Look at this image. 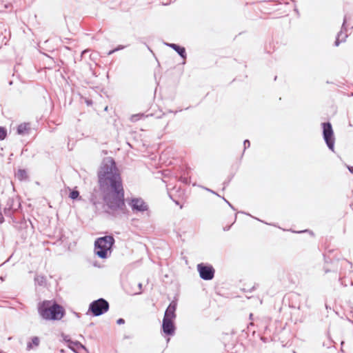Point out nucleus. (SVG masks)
<instances>
[{
  "instance_id": "1",
  "label": "nucleus",
  "mask_w": 353,
  "mask_h": 353,
  "mask_svg": "<svg viewBox=\"0 0 353 353\" xmlns=\"http://www.w3.org/2000/svg\"><path fill=\"white\" fill-rule=\"evenodd\" d=\"M97 177L104 204L112 212L123 211L125 208V192L121 174L113 158L103 159Z\"/></svg>"
},
{
  "instance_id": "2",
  "label": "nucleus",
  "mask_w": 353,
  "mask_h": 353,
  "mask_svg": "<svg viewBox=\"0 0 353 353\" xmlns=\"http://www.w3.org/2000/svg\"><path fill=\"white\" fill-rule=\"evenodd\" d=\"M37 311L41 318L46 321H60L65 314L64 307L53 300L39 302Z\"/></svg>"
},
{
  "instance_id": "3",
  "label": "nucleus",
  "mask_w": 353,
  "mask_h": 353,
  "mask_svg": "<svg viewBox=\"0 0 353 353\" xmlns=\"http://www.w3.org/2000/svg\"><path fill=\"white\" fill-rule=\"evenodd\" d=\"M115 240L112 235H105L97 238L94 241V252L95 255L102 259L108 258L114 245Z\"/></svg>"
},
{
  "instance_id": "4",
  "label": "nucleus",
  "mask_w": 353,
  "mask_h": 353,
  "mask_svg": "<svg viewBox=\"0 0 353 353\" xmlns=\"http://www.w3.org/2000/svg\"><path fill=\"white\" fill-rule=\"evenodd\" d=\"M14 228L20 233L21 237L26 239L28 236L34 233V226L30 219H25V218H17L13 216L12 218Z\"/></svg>"
},
{
  "instance_id": "5",
  "label": "nucleus",
  "mask_w": 353,
  "mask_h": 353,
  "mask_svg": "<svg viewBox=\"0 0 353 353\" xmlns=\"http://www.w3.org/2000/svg\"><path fill=\"white\" fill-rule=\"evenodd\" d=\"M109 308L110 304L108 301L103 298H99L89 304L86 314L92 316H99L106 313Z\"/></svg>"
},
{
  "instance_id": "6",
  "label": "nucleus",
  "mask_w": 353,
  "mask_h": 353,
  "mask_svg": "<svg viewBox=\"0 0 353 353\" xmlns=\"http://www.w3.org/2000/svg\"><path fill=\"white\" fill-rule=\"evenodd\" d=\"M21 210V203L20 198L12 192L11 195L7 197L6 205L3 209L4 214L6 216L12 218L14 216V213L19 212Z\"/></svg>"
},
{
  "instance_id": "7",
  "label": "nucleus",
  "mask_w": 353,
  "mask_h": 353,
  "mask_svg": "<svg viewBox=\"0 0 353 353\" xmlns=\"http://www.w3.org/2000/svg\"><path fill=\"white\" fill-rule=\"evenodd\" d=\"M322 136L327 147L331 151H334L335 137L332 123L330 121L321 123Z\"/></svg>"
},
{
  "instance_id": "8",
  "label": "nucleus",
  "mask_w": 353,
  "mask_h": 353,
  "mask_svg": "<svg viewBox=\"0 0 353 353\" xmlns=\"http://www.w3.org/2000/svg\"><path fill=\"white\" fill-rule=\"evenodd\" d=\"M197 271L201 279L205 281H210L214 277L215 270L209 263H201L196 266Z\"/></svg>"
},
{
  "instance_id": "9",
  "label": "nucleus",
  "mask_w": 353,
  "mask_h": 353,
  "mask_svg": "<svg viewBox=\"0 0 353 353\" xmlns=\"http://www.w3.org/2000/svg\"><path fill=\"white\" fill-rule=\"evenodd\" d=\"M128 205L134 212H144L149 209L148 205L141 197H133L130 199Z\"/></svg>"
},
{
  "instance_id": "10",
  "label": "nucleus",
  "mask_w": 353,
  "mask_h": 353,
  "mask_svg": "<svg viewBox=\"0 0 353 353\" xmlns=\"http://www.w3.org/2000/svg\"><path fill=\"white\" fill-rule=\"evenodd\" d=\"M161 331L163 335L174 336L176 331L174 321L163 319Z\"/></svg>"
},
{
  "instance_id": "11",
  "label": "nucleus",
  "mask_w": 353,
  "mask_h": 353,
  "mask_svg": "<svg viewBox=\"0 0 353 353\" xmlns=\"http://www.w3.org/2000/svg\"><path fill=\"white\" fill-rule=\"evenodd\" d=\"M177 307L176 301H172L165 309L163 319L174 321L176 317V310Z\"/></svg>"
},
{
  "instance_id": "12",
  "label": "nucleus",
  "mask_w": 353,
  "mask_h": 353,
  "mask_svg": "<svg viewBox=\"0 0 353 353\" xmlns=\"http://www.w3.org/2000/svg\"><path fill=\"white\" fill-rule=\"evenodd\" d=\"M346 23H347V17L345 15L344 17V19H343V24H342V26H341V30L337 34L336 40L334 41V46H339L341 43L345 42L346 39H347V34L346 33H345L343 34V32H346L347 31Z\"/></svg>"
},
{
  "instance_id": "13",
  "label": "nucleus",
  "mask_w": 353,
  "mask_h": 353,
  "mask_svg": "<svg viewBox=\"0 0 353 353\" xmlns=\"http://www.w3.org/2000/svg\"><path fill=\"white\" fill-rule=\"evenodd\" d=\"M165 45L174 50L183 60V64H185L187 59L186 50L183 46L173 43H165Z\"/></svg>"
},
{
  "instance_id": "14",
  "label": "nucleus",
  "mask_w": 353,
  "mask_h": 353,
  "mask_svg": "<svg viewBox=\"0 0 353 353\" xmlns=\"http://www.w3.org/2000/svg\"><path fill=\"white\" fill-rule=\"evenodd\" d=\"M289 306L294 309H300L301 296L296 292H291L288 294Z\"/></svg>"
},
{
  "instance_id": "15",
  "label": "nucleus",
  "mask_w": 353,
  "mask_h": 353,
  "mask_svg": "<svg viewBox=\"0 0 353 353\" xmlns=\"http://www.w3.org/2000/svg\"><path fill=\"white\" fill-rule=\"evenodd\" d=\"M324 261H325V263H331L332 264L336 263V267H334L333 268H329L327 266L324 267L325 273H328V272H338L337 265L339 262V260L332 261L328 256H327L326 255H324Z\"/></svg>"
},
{
  "instance_id": "16",
  "label": "nucleus",
  "mask_w": 353,
  "mask_h": 353,
  "mask_svg": "<svg viewBox=\"0 0 353 353\" xmlns=\"http://www.w3.org/2000/svg\"><path fill=\"white\" fill-rule=\"evenodd\" d=\"M40 344V339L38 336H33L30 339V341H29L27 343V347L26 349L28 350H32L35 347H39Z\"/></svg>"
},
{
  "instance_id": "17",
  "label": "nucleus",
  "mask_w": 353,
  "mask_h": 353,
  "mask_svg": "<svg viewBox=\"0 0 353 353\" xmlns=\"http://www.w3.org/2000/svg\"><path fill=\"white\" fill-rule=\"evenodd\" d=\"M28 123H21L19 124L17 128V132L19 135H24L27 133H28L30 130V128L28 126Z\"/></svg>"
},
{
  "instance_id": "18",
  "label": "nucleus",
  "mask_w": 353,
  "mask_h": 353,
  "mask_svg": "<svg viewBox=\"0 0 353 353\" xmlns=\"http://www.w3.org/2000/svg\"><path fill=\"white\" fill-rule=\"evenodd\" d=\"M15 176L21 181L28 179V173L25 169H19L17 172L15 174Z\"/></svg>"
},
{
  "instance_id": "19",
  "label": "nucleus",
  "mask_w": 353,
  "mask_h": 353,
  "mask_svg": "<svg viewBox=\"0 0 353 353\" xmlns=\"http://www.w3.org/2000/svg\"><path fill=\"white\" fill-rule=\"evenodd\" d=\"M46 279L44 276L38 275L34 278L35 283L40 286L43 285L46 283Z\"/></svg>"
},
{
  "instance_id": "20",
  "label": "nucleus",
  "mask_w": 353,
  "mask_h": 353,
  "mask_svg": "<svg viewBox=\"0 0 353 353\" xmlns=\"http://www.w3.org/2000/svg\"><path fill=\"white\" fill-rule=\"evenodd\" d=\"M69 197L72 200H77L79 199V192L77 190H72L69 194Z\"/></svg>"
},
{
  "instance_id": "21",
  "label": "nucleus",
  "mask_w": 353,
  "mask_h": 353,
  "mask_svg": "<svg viewBox=\"0 0 353 353\" xmlns=\"http://www.w3.org/2000/svg\"><path fill=\"white\" fill-rule=\"evenodd\" d=\"M7 129L5 127L0 126V141L4 140L7 137Z\"/></svg>"
},
{
  "instance_id": "22",
  "label": "nucleus",
  "mask_w": 353,
  "mask_h": 353,
  "mask_svg": "<svg viewBox=\"0 0 353 353\" xmlns=\"http://www.w3.org/2000/svg\"><path fill=\"white\" fill-rule=\"evenodd\" d=\"M73 345V346H74L75 347H77V349H82V350H86V347L85 345H83V344H81L79 341H72L71 342L70 345Z\"/></svg>"
},
{
  "instance_id": "23",
  "label": "nucleus",
  "mask_w": 353,
  "mask_h": 353,
  "mask_svg": "<svg viewBox=\"0 0 353 353\" xmlns=\"http://www.w3.org/2000/svg\"><path fill=\"white\" fill-rule=\"evenodd\" d=\"M90 202L95 207L97 208L98 205L101 204V202L98 201L94 195H92L90 198Z\"/></svg>"
},
{
  "instance_id": "24",
  "label": "nucleus",
  "mask_w": 353,
  "mask_h": 353,
  "mask_svg": "<svg viewBox=\"0 0 353 353\" xmlns=\"http://www.w3.org/2000/svg\"><path fill=\"white\" fill-rule=\"evenodd\" d=\"M63 339L68 343V347L73 350V347L70 345V343L72 342V340L70 339V336L68 335H65L64 334H61Z\"/></svg>"
},
{
  "instance_id": "25",
  "label": "nucleus",
  "mask_w": 353,
  "mask_h": 353,
  "mask_svg": "<svg viewBox=\"0 0 353 353\" xmlns=\"http://www.w3.org/2000/svg\"><path fill=\"white\" fill-rule=\"evenodd\" d=\"M243 145H244V149H243V154L245 152L246 148H248L250 146V141L248 139L244 140Z\"/></svg>"
},
{
  "instance_id": "26",
  "label": "nucleus",
  "mask_w": 353,
  "mask_h": 353,
  "mask_svg": "<svg viewBox=\"0 0 353 353\" xmlns=\"http://www.w3.org/2000/svg\"><path fill=\"white\" fill-rule=\"evenodd\" d=\"M232 178H233V175H231L227 181H225L223 182V190H224L229 185V183L231 181Z\"/></svg>"
},
{
  "instance_id": "27",
  "label": "nucleus",
  "mask_w": 353,
  "mask_h": 353,
  "mask_svg": "<svg viewBox=\"0 0 353 353\" xmlns=\"http://www.w3.org/2000/svg\"><path fill=\"white\" fill-rule=\"evenodd\" d=\"M221 198L231 209H232L234 211L236 210L235 208L232 205V204L230 202H229L225 197L223 196Z\"/></svg>"
},
{
  "instance_id": "28",
  "label": "nucleus",
  "mask_w": 353,
  "mask_h": 353,
  "mask_svg": "<svg viewBox=\"0 0 353 353\" xmlns=\"http://www.w3.org/2000/svg\"><path fill=\"white\" fill-rule=\"evenodd\" d=\"M180 181L184 183L185 184H188L190 182V179L185 176H181Z\"/></svg>"
},
{
  "instance_id": "29",
  "label": "nucleus",
  "mask_w": 353,
  "mask_h": 353,
  "mask_svg": "<svg viewBox=\"0 0 353 353\" xmlns=\"http://www.w3.org/2000/svg\"><path fill=\"white\" fill-rule=\"evenodd\" d=\"M117 323L118 325H123L125 323V320L123 318H119L117 320Z\"/></svg>"
},
{
  "instance_id": "30",
  "label": "nucleus",
  "mask_w": 353,
  "mask_h": 353,
  "mask_svg": "<svg viewBox=\"0 0 353 353\" xmlns=\"http://www.w3.org/2000/svg\"><path fill=\"white\" fill-rule=\"evenodd\" d=\"M139 117H140V115H139V114H134V115H133V116L132 117L131 120H132V121H137V120L139 119Z\"/></svg>"
},
{
  "instance_id": "31",
  "label": "nucleus",
  "mask_w": 353,
  "mask_h": 353,
  "mask_svg": "<svg viewBox=\"0 0 353 353\" xmlns=\"http://www.w3.org/2000/svg\"><path fill=\"white\" fill-rule=\"evenodd\" d=\"M125 48V46L119 45L117 47H116V50L117 52V51H119V50H121L124 49Z\"/></svg>"
},
{
  "instance_id": "32",
  "label": "nucleus",
  "mask_w": 353,
  "mask_h": 353,
  "mask_svg": "<svg viewBox=\"0 0 353 353\" xmlns=\"http://www.w3.org/2000/svg\"><path fill=\"white\" fill-rule=\"evenodd\" d=\"M345 166L347 168V170H349V172L350 173L353 174V166L349 165H345Z\"/></svg>"
},
{
  "instance_id": "33",
  "label": "nucleus",
  "mask_w": 353,
  "mask_h": 353,
  "mask_svg": "<svg viewBox=\"0 0 353 353\" xmlns=\"http://www.w3.org/2000/svg\"><path fill=\"white\" fill-rule=\"evenodd\" d=\"M205 189L207 191H208V192H211V193H212V194H216V195H217L218 196L221 197V196H220L219 194H218L216 192H215L214 191H213V190H210V189H209V188H205Z\"/></svg>"
},
{
  "instance_id": "34",
  "label": "nucleus",
  "mask_w": 353,
  "mask_h": 353,
  "mask_svg": "<svg viewBox=\"0 0 353 353\" xmlns=\"http://www.w3.org/2000/svg\"><path fill=\"white\" fill-rule=\"evenodd\" d=\"M117 52V50H116V48H114V49H112V50H110V51L107 53V54L109 56V55H111V54H114V52Z\"/></svg>"
},
{
  "instance_id": "35",
  "label": "nucleus",
  "mask_w": 353,
  "mask_h": 353,
  "mask_svg": "<svg viewBox=\"0 0 353 353\" xmlns=\"http://www.w3.org/2000/svg\"><path fill=\"white\" fill-rule=\"evenodd\" d=\"M73 314L75 315V316H76L77 318H80V317H81V314H80V313H78V312H73Z\"/></svg>"
},
{
  "instance_id": "36",
  "label": "nucleus",
  "mask_w": 353,
  "mask_h": 353,
  "mask_svg": "<svg viewBox=\"0 0 353 353\" xmlns=\"http://www.w3.org/2000/svg\"><path fill=\"white\" fill-rule=\"evenodd\" d=\"M260 339H261V340L263 342H264V343H266V342H267V341H268L267 338H265V337H264V336H260Z\"/></svg>"
},
{
  "instance_id": "37",
  "label": "nucleus",
  "mask_w": 353,
  "mask_h": 353,
  "mask_svg": "<svg viewBox=\"0 0 353 353\" xmlns=\"http://www.w3.org/2000/svg\"><path fill=\"white\" fill-rule=\"evenodd\" d=\"M230 228H231V225L225 226V227L223 228V230L224 231H228V230H229L230 229Z\"/></svg>"
},
{
  "instance_id": "38",
  "label": "nucleus",
  "mask_w": 353,
  "mask_h": 353,
  "mask_svg": "<svg viewBox=\"0 0 353 353\" xmlns=\"http://www.w3.org/2000/svg\"><path fill=\"white\" fill-rule=\"evenodd\" d=\"M256 285H254L252 288H250L248 290V292H251L254 291L256 289Z\"/></svg>"
},
{
  "instance_id": "39",
  "label": "nucleus",
  "mask_w": 353,
  "mask_h": 353,
  "mask_svg": "<svg viewBox=\"0 0 353 353\" xmlns=\"http://www.w3.org/2000/svg\"><path fill=\"white\" fill-rule=\"evenodd\" d=\"M309 232L308 230H305L303 231H300V232H297L298 233H301V232ZM310 234H313V232L312 231H310Z\"/></svg>"
},
{
  "instance_id": "40",
  "label": "nucleus",
  "mask_w": 353,
  "mask_h": 353,
  "mask_svg": "<svg viewBox=\"0 0 353 353\" xmlns=\"http://www.w3.org/2000/svg\"><path fill=\"white\" fill-rule=\"evenodd\" d=\"M138 286H139V290H141V289H142V284L139 283L138 284Z\"/></svg>"
},
{
  "instance_id": "41",
  "label": "nucleus",
  "mask_w": 353,
  "mask_h": 353,
  "mask_svg": "<svg viewBox=\"0 0 353 353\" xmlns=\"http://www.w3.org/2000/svg\"><path fill=\"white\" fill-rule=\"evenodd\" d=\"M241 212V213H243V214H246V215L251 216L249 213H246V212Z\"/></svg>"
},
{
  "instance_id": "42",
  "label": "nucleus",
  "mask_w": 353,
  "mask_h": 353,
  "mask_svg": "<svg viewBox=\"0 0 353 353\" xmlns=\"http://www.w3.org/2000/svg\"><path fill=\"white\" fill-rule=\"evenodd\" d=\"M255 219H256L257 221H261V222H263V221L260 220L259 219H257V218H255ZM263 223H264V221H263ZM265 224H268V223H265Z\"/></svg>"
},
{
  "instance_id": "43",
  "label": "nucleus",
  "mask_w": 353,
  "mask_h": 353,
  "mask_svg": "<svg viewBox=\"0 0 353 353\" xmlns=\"http://www.w3.org/2000/svg\"><path fill=\"white\" fill-rule=\"evenodd\" d=\"M85 52V50H83V51L81 52V57H82V56H83V54Z\"/></svg>"
},
{
  "instance_id": "44",
  "label": "nucleus",
  "mask_w": 353,
  "mask_h": 353,
  "mask_svg": "<svg viewBox=\"0 0 353 353\" xmlns=\"http://www.w3.org/2000/svg\"><path fill=\"white\" fill-rule=\"evenodd\" d=\"M236 218H237V217H236V214H235V216H234V221L233 223L236 221Z\"/></svg>"
},
{
  "instance_id": "45",
  "label": "nucleus",
  "mask_w": 353,
  "mask_h": 353,
  "mask_svg": "<svg viewBox=\"0 0 353 353\" xmlns=\"http://www.w3.org/2000/svg\"><path fill=\"white\" fill-rule=\"evenodd\" d=\"M91 103H92V101H87V104H88V105H89V104H91Z\"/></svg>"
},
{
  "instance_id": "46",
  "label": "nucleus",
  "mask_w": 353,
  "mask_h": 353,
  "mask_svg": "<svg viewBox=\"0 0 353 353\" xmlns=\"http://www.w3.org/2000/svg\"><path fill=\"white\" fill-rule=\"evenodd\" d=\"M252 316H253V314L251 313V314H250V319H252Z\"/></svg>"
},
{
  "instance_id": "47",
  "label": "nucleus",
  "mask_w": 353,
  "mask_h": 353,
  "mask_svg": "<svg viewBox=\"0 0 353 353\" xmlns=\"http://www.w3.org/2000/svg\"><path fill=\"white\" fill-rule=\"evenodd\" d=\"M294 10L296 11V12L299 13V11L297 9H295Z\"/></svg>"
},
{
  "instance_id": "48",
  "label": "nucleus",
  "mask_w": 353,
  "mask_h": 353,
  "mask_svg": "<svg viewBox=\"0 0 353 353\" xmlns=\"http://www.w3.org/2000/svg\"><path fill=\"white\" fill-rule=\"evenodd\" d=\"M90 326H93V323H91L90 324Z\"/></svg>"
},
{
  "instance_id": "49",
  "label": "nucleus",
  "mask_w": 353,
  "mask_h": 353,
  "mask_svg": "<svg viewBox=\"0 0 353 353\" xmlns=\"http://www.w3.org/2000/svg\"><path fill=\"white\" fill-rule=\"evenodd\" d=\"M294 353H296L295 352H294Z\"/></svg>"
}]
</instances>
